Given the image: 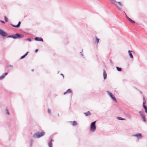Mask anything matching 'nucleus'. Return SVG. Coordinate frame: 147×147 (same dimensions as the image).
<instances>
[{
  "label": "nucleus",
  "instance_id": "nucleus-6",
  "mask_svg": "<svg viewBox=\"0 0 147 147\" xmlns=\"http://www.w3.org/2000/svg\"><path fill=\"white\" fill-rule=\"evenodd\" d=\"M107 92L108 95L115 102H117V100L116 98L111 92L109 91H107Z\"/></svg>",
  "mask_w": 147,
  "mask_h": 147
},
{
  "label": "nucleus",
  "instance_id": "nucleus-35",
  "mask_svg": "<svg viewBox=\"0 0 147 147\" xmlns=\"http://www.w3.org/2000/svg\"><path fill=\"white\" fill-rule=\"evenodd\" d=\"M80 53L81 54V55L82 56H83V54H82V52H81Z\"/></svg>",
  "mask_w": 147,
  "mask_h": 147
},
{
  "label": "nucleus",
  "instance_id": "nucleus-7",
  "mask_svg": "<svg viewBox=\"0 0 147 147\" xmlns=\"http://www.w3.org/2000/svg\"><path fill=\"white\" fill-rule=\"evenodd\" d=\"M139 113L142 118V121L144 122H146V116L143 114V111H139Z\"/></svg>",
  "mask_w": 147,
  "mask_h": 147
},
{
  "label": "nucleus",
  "instance_id": "nucleus-42",
  "mask_svg": "<svg viewBox=\"0 0 147 147\" xmlns=\"http://www.w3.org/2000/svg\"><path fill=\"white\" fill-rule=\"evenodd\" d=\"M126 18H127L128 17L126 15Z\"/></svg>",
  "mask_w": 147,
  "mask_h": 147
},
{
  "label": "nucleus",
  "instance_id": "nucleus-37",
  "mask_svg": "<svg viewBox=\"0 0 147 147\" xmlns=\"http://www.w3.org/2000/svg\"><path fill=\"white\" fill-rule=\"evenodd\" d=\"M128 20L130 22L131 20V18H128Z\"/></svg>",
  "mask_w": 147,
  "mask_h": 147
},
{
  "label": "nucleus",
  "instance_id": "nucleus-32",
  "mask_svg": "<svg viewBox=\"0 0 147 147\" xmlns=\"http://www.w3.org/2000/svg\"><path fill=\"white\" fill-rule=\"evenodd\" d=\"M8 67H13V66L12 65H8Z\"/></svg>",
  "mask_w": 147,
  "mask_h": 147
},
{
  "label": "nucleus",
  "instance_id": "nucleus-14",
  "mask_svg": "<svg viewBox=\"0 0 147 147\" xmlns=\"http://www.w3.org/2000/svg\"><path fill=\"white\" fill-rule=\"evenodd\" d=\"M133 52V51H130V50L128 51L129 55V56H130V57L131 58H133V56L132 54V53H131V52Z\"/></svg>",
  "mask_w": 147,
  "mask_h": 147
},
{
  "label": "nucleus",
  "instance_id": "nucleus-29",
  "mask_svg": "<svg viewBox=\"0 0 147 147\" xmlns=\"http://www.w3.org/2000/svg\"><path fill=\"white\" fill-rule=\"evenodd\" d=\"M130 22L133 24H134V23H135V21L132 20V19L131 20Z\"/></svg>",
  "mask_w": 147,
  "mask_h": 147
},
{
  "label": "nucleus",
  "instance_id": "nucleus-41",
  "mask_svg": "<svg viewBox=\"0 0 147 147\" xmlns=\"http://www.w3.org/2000/svg\"><path fill=\"white\" fill-rule=\"evenodd\" d=\"M145 112L147 113V108L146 109H145Z\"/></svg>",
  "mask_w": 147,
  "mask_h": 147
},
{
  "label": "nucleus",
  "instance_id": "nucleus-26",
  "mask_svg": "<svg viewBox=\"0 0 147 147\" xmlns=\"http://www.w3.org/2000/svg\"><path fill=\"white\" fill-rule=\"evenodd\" d=\"M143 100L144 101L143 102V105H145L144 104L146 103V101L145 100V98L144 97H143Z\"/></svg>",
  "mask_w": 147,
  "mask_h": 147
},
{
  "label": "nucleus",
  "instance_id": "nucleus-19",
  "mask_svg": "<svg viewBox=\"0 0 147 147\" xmlns=\"http://www.w3.org/2000/svg\"><path fill=\"white\" fill-rule=\"evenodd\" d=\"M126 115L128 118H131V116L129 113H126Z\"/></svg>",
  "mask_w": 147,
  "mask_h": 147
},
{
  "label": "nucleus",
  "instance_id": "nucleus-38",
  "mask_svg": "<svg viewBox=\"0 0 147 147\" xmlns=\"http://www.w3.org/2000/svg\"><path fill=\"white\" fill-rule=\"evenodd\" d=\"M128 20L130 22L131 20V18H128Z\"/></svg>",
  "mask_w": 147,
  "mask_h": 147
},
{
  "label": "nucleus",
  "instance_id": "nucleus-10",
  "mask_svg": "<svg viewBox=\"0 0 147 147\" xmlns=\"http://www.w3.org/2000/svg\"><path fill=\"white\" fill-rule=\"evenodd\" d=\"M34 40L36 41L43 42L42 38L41 37H36L34 38Z\"/></svg>",
  "mask_w": 147,
  "mask_h": 147
},
{
  "label": "nucleus",
  "instance_id": "nucleus-2",
  "mask_svg": "<svg viewBox=\"0 0 147 147\" xmlns=\"http://www.w3.org/2000/svg\"><path fill=\"white\" fill-rule=\"evenodd\" d=\"M45 134L44 131L40 132L38 131L33 135L32 137L34 138H38L44 135Z\"/></svg>",
  "mask_w": 147,
  "mask_h": 147
},
{
  "label": "nucleus",
  "instance_id": "nucleus-22",
  "mask_svg": "<svg viewBox=\"0 0 147 147\" xmlns=\"http://www.w3.org/2000/svg\"><path fill=\"white\" fill-rule=\"evenodd\" d=\"M21 22L20 21H19L18 22V24L17 25H16V26H17V28H19L20 27V24H21Z\"/></svg>",
  "mask_w": 147,
  "mask_h": 147
},
{
  "label": "nucleus",
  "instance_id": "nucleus-33",
  "mask_svg": "<svg viewBox=\"0 0 147 147\" xmlns=\"http://www.w3.org/2000/svg\"><path fill=\"white\" fill-rule=\"evenodd\" d=\"M0 22H1L3 23H5V22H4L3 21L0 20Z\"/></svg>",
  "mask_w": 147,
  "mask_h": 147
},
{
  "label": "nucleus",
  "instance_id": "nucleus-40",
  "mask_svg": "<svg viewBox=\"0 0 147 147\" xmlns=\"http://www.w3.org/2000/svg\"><path fill=\"white\" fill-rule=\"evenodd\" d=\"M110 61L111 62V63L112 64H113V61H112L111 60V59H110Z\"/></svg>",
  "mask_w": 147,
  "mask_h": 147
},
{
  "label": "nucleus",
  "instance_id": "nucleus-44",
  "mask_svg": "<svg viewBox=\"0 0 147 147\" xmlns=\"http://www.w3.org/2000/svg\"><path fill=\"white\" fill-rule=\"evenodd\" d=\"M128 18H129L128 17L127 18L128 19Z\"/></svg>",
  "mask_w": 147,
  "mask_h": 147
},
{
  "label": "nucleus",
  "instance_id": "nucleus-3",
  "mask_svg": "<svg viewBox=\"0 0 147 147\" xmlns=\"http://www.w3.org/2000/svg\"><path fill=\"white\" fill-rule=\"evenodd\" d=\"M24 36L21 34L17 33L15 34H12L7 36V38H12L14 39L16 38H23Z\"/></svg>",
  "mask_w": 147,
  "mask_h": 147
},
{
  "label": "nucleus",
  "instance_id": "nucleus-17",
  "mask_svg": "<svg viewBox=\"0 0 147 147\" xmlns=\"http://www.w3.org/2000/svg\"><path fill=\"white\" fill-rule=\"evenodd\" d=\"M95 38L96 40L95 41V42L96 44H97L99 42V38H98L96 36H95Z\"/></svg>",
  "mask_w": 147,
  "mask_h": 147
},
{
  "label": "nucleus",
  "instance_id": "nucleus-27",
  "mask_svg": "<svg viewBox=\"0 0 147 147\" xmlns=\"http://www.w3.org/2000/svg\"><path fill=\"white\" fill-rule=\"evenodd\" d=\"M26 40L27 41H28L30 42L31 41V40L30 38H27V39H26Z\"/></svg>",
  "mask_w": 147,
  "mask_h": 147
},
{
  "label": "nucleus",
  "instance_id": "nucleus-20",
  "mask_svg": "<svg viewBox=\"0 0 147 147\" xmlns=\"http://www.w3.org/2000/svg\"><path fill=\"white\" fill-rule=\"evenodd\" d=\"M116 68L117 69V70L118 71H120L122 70V69L120 67H116Z\"/></svg>",
  "mask_w": 147,
  "mask_h": 147
},
{
  "label": "nucleus",
  "instance_id": "nucleus-11",
  "mask_svg": "<svg viewBox=\"0 0 147 147\" xmlns=\"http://www.w3.org/2000/svg\"><path fill=\"white\" fill-rule=\"evenodd\" d=\"M72 92V91L70 89H67L65 92L63 93L64 95L65 94H67L71 93Z\"/></svg>",
  "mask_w": 147,
  "mask_h": 147
},
{
  "label": "nucleus",
  "instance_id": "nucleus-28",
  "mask_svg": "<svg viewBox=\"0 0 147 147\" xmlns=\"http://www.w3.org/2000/svg\"><path fill=\"white\" fill-rule=\"evenodd\" d=\"M47 111H48V113L49 114H51V110H50V109H47Z\"/></svg>",
  "mask_w": 147,
  "mask_h": 147
},
{
  "label": "nucleus",
  "instance_id": "nucleus-16",
  "mask_svg": "<svg viewBox=\"0 0 147 147\" xmlns=\"http://www.w3.org/2000/svg\"><path fill=\"white\" fill-rule=\"evenodd\" d=\"M74 126H76L77 125V123L76 121L70 122Z\"/></svg>",
  "mask_w": 147,
  "mask_h": 147
},
{
  "label": "nucleus",
  "instance_id": "nucleus-23",
  "mask_svg": "<svg viewBox=\"0 0 147 147\" xmlns=\"http://www.w3.org/2000/svg\"><path fill=\"white\" fill-rule=\"evenodd\" d=\"M6 111L7 115H9V111L8 109H6Z\"/></svg>",
  "mask_w": 147,
  "mask_h": 147
},
{
  "label": "nucleus",
  "instance_id": "nucleus-34",
  "mask_svg": "<svg viewBox=\"0 0 147 147\" xmlns=\"http://www.w3.org/2000/svg\"><path fill=\"white\" fill-rule=\"evenodd\" d=\"M28 52H27L24 54V55L26 56L28 54Z\"/></svg>",
  "mask_w": 147,
  "mask_h": 147
},
{
  "label": "nucleus",
  "instance_id": "nucleus-18",
  "mask_svg": "<svg viewBox=\"0 0 147 147\" xmlns=\"http://www.w3.org/2000/svg\"><path fill=\"white\" fill-rule=\"evenodd\" d=\"M117 119L120 120H125V119L124 118H123L120 117H117Z\"/></svg>",
  "mask_w": 147,
  "mask_h": 147
},
{
  "label": "nucleus",
  "instance_id": "nucleus-21",
  "mask_svg": "<svg viewBox=\"0 0 147 147\" xmlns=\"http://www.w3.org/2000/svg\"><path fill=\"white\" fill-rule=\"evenodd\" d=\"M33 142V140L32 139H31L30 140V146L31 147H32V144Z\"/></svg>",
  "mask_w": 147,
  "mask_h": 147
},
{
  "label": "nucleus",
  "instance_id": "nucleus-24",
  "mask_svg": "<svg viewBox=\"0 0 147 147\" xmlns=\"http://www.w3.org/2000/svg\"><path fill=\"white\" fill-rule=\"evenodd\" d=\"M4 18L5 22H7L8 20L6 16H4Z\"/></svg>",
  "mask_w": 147,
  "mask_h": 147
},
{
  "label": "nucleus",
  "instance_id": "nucleus-15",
  "mask_svg": "<svg viewBox=\"0 0 147 147\" xmlns=\"http://www.w3.org/2000/svg\"><path fill=\"white\" fill-rule=\"evenodd\" d=\"M84 114L86 116H88L91 115L90 112L89 111H88L84 113Z\"/></svg>",
  "mask_w": 147,
  "mask_h": 147
},
{
  "label": "nucleus",
  "instance_id": "nucleus-1",
  "mask_svg": "<svg viewBox=\"0 0 147 147\" xmlns=\"http://www.w3.org/2000/svg\"><path fill=\"white\" fill-rule=\"evenodd\" d=\"M111 3L116 7L118 10L120 11L123 6V3L120 1H117L116 0H109Z\"/></svg>",
  "mask_w": 147,
  "mask_h": 147
},
{
  "label": "nucleus",
  "instance_id": "nucleus-13",
  "mask_svg": "<svg viewBox=\"0 0 147 147\" xmlns=\"http://www.w3.org/2000/svg\"><path fill=\"white\" fill-rule=\"evenodd\" d=\"M103 76L104 79H105L107 77V74L105 69L103 70Z\"/></svg>",
  "mask_w": 147,
  "mask_h": 147
},
{
  "label": "nucleus",
  "instance_id": "nucleus-36",
  "mask_svg": "<svg viewBox=\"0 0 147 147\" xmlns=\"http://www.w3.org/2000/svg\"><path fill=\"white\" fill-rule=\"evenodd\" d=\"M38 49H36L35 50V53H36L38 52Z\"/></svg>",
  "mask_w": 147,
  "mask_h": 147
},
{
  "label": "nucleus",
  "instance_id": "nucleus-39",
  "mask_svg": "<svg viewBox=\"0 0 147 147\" xmlns=\"http://www.w3.org/2000/svg\"><path fill=\"white\" fill-rule=\"evenodd\" d=\"M60 75L62 76H63V78H64V76L63 75V74H60Z\"/></svg>",
  "mask_w": 147,
  "mask_h": 147
},
{
  "label": "nucleus",
  "instance_id": "nucleus-31",
  "mask_svg": "<svg viewBox=\"0 0 147 147\" xmlns=\"http://www.w3.org/2000/svg\"><path fill=\"white\" fill-rule=\"evenodd\" d=\"M10 25H11V26H12L13 27H16V28H17V26H16V25H13V24H10Z\"/></svg>",
  "mask_w": 147,
  "mask_h": 147
},
{
  "label": "nucleus",
  "instance_id": "nucleus-25",
  "mask_svg": "<svg viewBox=\"0 0 147 147\" xmlns=\"http://www.w3.org/2000/svg\"><path fill=\"white\" fill-rule=\"evenodd\" d=\"M26 57V56L24 55H23L22 56H21L20 59H24V58L25 57Z\"/></svg>",
  "mask_w": 147,
  "mask_h": 147
},
{
  "label": "nucleus",
  "instance_id": "nucleus-8",
  "mask_svg": "<svg viewBox=\"0 0 147 147\" xmlns=\"http://www.w3.org/2000/svg\"><path fill=\"white\" fill-rule=\"evenodd\" d=\"M0 34L3 37H6L7 34V33L3 30L0 29Z\"/></svg>",
  "mask_w": 147,
  "mask_h": 147
},
{
  "label": "nucleus",
  "instance_id": "nucleus-43",
  "mask_svg": "<svg viewBox=\"0 0 147 147\" xmlns=\"http://www.w3.org/2000/svg\"><path fill=\"white\" fill-rule=\"evenodd\" d=\"M32 71H34V70L33 69H32Z\"/></svg>",
  "mask_w": 147,
  "mask_h": 147
},
{
  "label": "nucleus",
  "instance_id": "nucleus-4",
  "mask_svg": "<svg viewBox=\"0 0 147 147\" xmlns=\"http://www.w3.org/2000/svg\"><path fill=\"white\" fill-rule=\"evenodd\" d=\"M96 122L95 121L92 122L90 124V131L92 132L94 131L96 129Z\"/></svg>",
  "mask_w": 147,
  "mask_h": 147
},
{
  "label": "nucleus",
  "instance_id": "nucleus-5",
  "mask_svg": "<svg viewBox=\"0 0 147 147\" xmlns=\"http://www.w3.org/2000/svg\"><path fill=\"white\" fill-rule=\"evenodd\" d=\"M132 136L135 137L138 140L141 139L143 137L142 134L141 133H137L133 135Z\"/></svg>",
  "mask_w": 147,
  "mask_h": 147
},
{
  "label": "nucleus",
  "instance_id": "nucleus-30",
  "mask_svg": "<svg viewBox=\"0 0 147 147\" xmlns=\"http://www.w3.org/2000/svg\"><path fill=\"white\" fill-rule=\"evenodd\" d=\"M143 107L144 108V109H146L147 108V107L145 105H143Z\"/></svg>",
  "mask_w": 147,
  "mask_h": 147
},
{
  "label": "nucleus",
  "instance_id": "nucleus-9",
  "mask_svg": "<svg viewBox=\"0 0 147 147\" xmlns=\"http://www.w3.org/2000/svg\"><path fill=\"white\" fill-rule=\"evenodd\" d=\"M8 74V72H6L4 74H3V75H1L0 76V80H2L3 79H4L5 77Z\"/></svg>",
  "mask_w": 147,
  "mask_h": 147
},
{
  "label": "nucleus",
  "instance_id": "nucleus-12",
  "mask_svg": "<svg viewBox=\"0 0 147 147\" xmlns=\"http://www.w3.org/2000/svg\"><path fill=\"white\" fill-rule=\"evenodd\" d=\"M52 141L53 140L52 139H51L49 142L48 144L49 147H53Z\"/></svg>",
  "mask_w": 147,
  "mask_h": 147
}]
</instances>
